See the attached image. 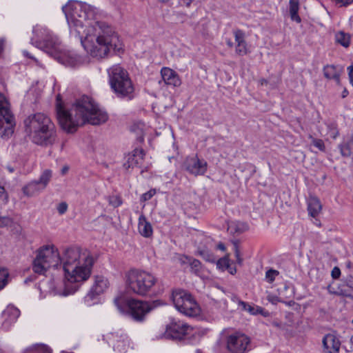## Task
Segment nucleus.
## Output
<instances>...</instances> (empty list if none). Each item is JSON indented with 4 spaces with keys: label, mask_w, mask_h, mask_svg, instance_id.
Masks as SVG:
<instances>
[{
    "label": "nucleus",
    "mask_w": 353,
    "mask_h": 353,
    "mask_svg": "<svg viewBox=\"0 0 353 353\" xmlns=\"http://www.w3.org/2000/svg\"><path fill=\"white\" fill-rule=\"evenodd\" d=\"M62 10L70 33L80 37L84 50L91 57L103 59L111 50L120 52L123 45L112 27L98 20V10L85 3L70 1Z\"/></svg>",
    "instance_id": "f257e3e1"
},
{
    "label": "nucleus",
    "mask_w": 353,
    "mask_h": 353,
    "mask_svg": "<svg viewBox=\"0 0 353 353\" xmlns=\"http://www.w3.org/2000/svg\"><path fill=\"white\" fill-rule=\"evenodd\" d=\"M94 260L90 252L79 247L66 248L60 256L58 249L53 245H45L36 252L32 263V270L39 274H45L50 268L62 265L64 271V290L58 291L60 295L74 293L79 284L90 276Z\"/></svg>",
    "instance_id": "f03ea898"
},
{
    "label": "nucleus",
    "mask_w": 353,
    "mask_h": 353,
    "mask_svg": "<svg viewBox=\"0 0 353 353\" xmlns=\"http://www.w3.org/2000/svg\"><path fill=\"white\" fill-rule=\"evenodd\" d=\"M57 114L61 128L68 133H74L85 123L100 125L108 119L107 112L88 96L77 99L68 109L62 105L61 96L57 95Z\"/></svg>",
    "instance_id": "7ed1b4c3"
},
{
    "label": "nucleus",
    "mask_w": 353,
    "mask_h": 353,
    "mask_svg": "<svg viewBox=\"0 0 353 353\" xmlns=\"http://www.w3.org/2000/svg\"><path fill=\"white\" fill-rule=\"evenodd\" d=\"M26 130L33 143L40 145H52L55 139L54 125L43 113L30 115L25 121Z\"/></svg>",
    "instance_id": "20e7f679"
},
{
    "label": "nucleus",
    "mask_w": 353,
    "mask_h": 353,
    "mask_svg": "<svg viewBox=\"0 0 353 353\" xmlns=\"http://www.w3.org/2000/svg\"><path fill=\"white\" fill-rule=\"evenodd\" d=\"M157 282V279L152 274L144 270L132 269L125 274L128 289L141 296L150 292Z\"/></svg>",
    "instance_id": "39448f33"
},
{
    "label": "nucleus",
    "mask_w": 353,
    "mask_h": 353,
    "mask_svg": "<svg viewBox=\"0 0 353 353\" xmlns=\"http://www.w3.org/2000/svg\"><path fill=\"white\" fill-rule=\"evenodd\" d=\"M108 74L110 85L114 92L119 97L131 99L134 89L128 72L117 64L108 69Z\"/></svg>",
    "instance_id": "423d86ee"
},
{
    "label": "nucleus",
    "mask_w": 353,
    "mask_h": 353,
    "mask_svg": "<svg viewBox=\"0 0 353 353\" xmlns=\"http://www.w3.org/2000/svg\"><path fill=\"white\" fill-rule=\"evenodd\" d=\"M172 302L176 309L188 316H196L201 308L192 296L185 290L177 289L172 294Z\"/></svg>",
    "instance_id": "0eeeda50"
},
{
    "label": "nucleus",
    "mask_w": 353,
    "mask_h": 353,
    "mask_svg": "<svg viewBox=\"0 0 353 353\" xmlns=\"http://www.w3.org/2000/svg\"><path fill=\"white\" fill-rule=\"evenodd\" d=\"M225 348L229 353H248L251 350V339L241 332H232L226 336Z\"/></svg>",
    "instance_id": "6e6552de"
},
{
    "label": "nucleus",
    "mask_w": 353,
    "mask_h": 353,
    "mask_svg": "<svg viewBox=\"0 0 353 353\" xmlns=\"http://www.w3.org/2000/svg\"><path fill=\"white\" fill-rule=\"evenodd\" d=\"M48 54L67 67L74 68L82 63L81 58L79 55L72 51L63 49L60 42L55 41Z\"/></svg>",
    "instance_id": "1a4fd4ad"
},
{
    "label": "nucleus",
    "mask_w": 353,
    "mask_h": 353,
    "mask_svg": "<svg viewBox=\"0 0 353 353\" xmlns=\"http://www.w3.org/2000/svg\"><path fill=\"white\" fill-rule=\"evenodd\" d=\"M192 330V327L186 323L172 319L166 325L165 331L156 337L166 339H182L186 335L190 334Z\"/></svg>",
    "instance_id": "9d476101"
},
{
    "label": "nucleus",
    "mask_w": 353,
    "mask_h": 353,
    "mask_svg": "<svg viewBox=\"0 0 353 353\" xmlns=\"http://www.w3.org/2000/svg\"><path fill=\"white\" fill-rule=\"evenodd\" d=\"M32 32L34 37L31 39L32 44L37 48H43L48 54L52 49L54 42H59L57 37L52 36L49 30L41 26L34 27Z\"/></svg>",
    "instance_id": "9b49d317"
},
{
    "label": "nucleus",
    "mask_w": 353,
    "mask_h": 353,
    "mask_svg": "<svg viewBox=\"0 0 353 353\" xmlns=\"http://www.w3.org/2000/svg\"><path fill=\"white\" fill-rule=\"evenodd\" d=\"M52 176V170L49 169L43 170L38 180L32 181L23 187V193L28 197L38 195L46 189Z\"/></svg>",
    "instance_id": "f8f14e48"
},
{
    "label": "nucleus",
    "mask_w": 353,
    "mask_h": 353,
    "mask_svg": "<svg viewBox=\"0 0 353 353\" xmlns=\"http://www.w3.org/2000/svg\"><path fill=\"white\" fill-rule=\"evenodd\" d=\"M105 337L108 344L118 353H125L130 347V339L122 330L111 332Z\"/></svg>",
    "instance_id": "ddd939ff"
},
{
    "label": "nucleus",
    "mask_w": 353,
    "mask_h": 353,
    "mask_svg": "<svg viewBox=\"0 0 353 353\" xmlns=\"http://www.w3.org/2000/svg\"><path fill=\"white\" fill-rule=\"evenodd\" d=\"M185 170L194 176L203 175L208 168V163L204 159H199L197 156L189 157L185 161Z\"/></svg>",
    "instance_id": "4468645a"
},
{
    "label": "nucleus",
    "mask_w": 353,
    "mask_h": 353,
    "mask_svg": "<svg viewBox=\"0 0 353 353\" xmlns=\"http://www.w3.org/2000/svg\"><path fill=\"white\" fill-rule=\"evenodd\" d=\"M129 313L136 321H142L152 307L147 302L131 300L129 301Z\"/></svg>",
    "instance_id": "2eb2a0df"
},
{
    "label": "nucleus",
    "mask_w": 353,
    "mask_h": 353,
    "mask_svg": "<svg viewBox=\"0 0 353 353\" xmlns=\"http://www.w3.org/2000/svg\"><path fill=\"white\" fill-rule=\"evenodd\" d=\"M109 285L110 283L106 277L102 275L96 276L94 277V284L90 289V291L85 297V301L88 302L92 300L94 296L103 293L109 288Z\"/></svg>",
    "instance_id": "dca6fc26"
},
{
    "label": "nucleus",
    "mask_w": 353,
    "mask_h": 353,
    "mask_svg": "<svg viewBox=\"0 0 353 353\" xmlns=\"http://www.w3.org/2000/svg\"><path fill=\"white\" fill-rule=\"evenodd\" d=\"M15 122L13 114L0 117V137L8 139L14 132Z\"/></svg>",
    "instance_id": "f3484780"
},
{
    "label": "nucleus",
    "mask_w": 353,
    "mask_h": 353,
    "mask_svg": "<svg viewBox=\"0 0 353 353\" xmlns=\"http://www.w3.org/2000/svg\"><path fill=\"white\" fill-rule=\"evenodd\" d=\"M145 153L141 148H135L131 153L126 157V161L123 164L126 170L134 167H140L143 161Z\"/></svg>",
    "instance_id": "a211bd4d"
},
{
    "label": "nucleus",
    "mask_w": 353,
    "mask_h": 353,
    "mask_svg": "<svg viewBox=\"0 0 353 353\" xmlns=\"http://www.w3.org/2000/svg\"><path fill=\"white\" fill-rule=\"evenodd\" d=\"M20 315V311L19 309L14 306H8L3 312L2 316L3 321L2 323V327L5 330H8L10 326L14 323Z\"/></svg>",
    "instance_id": "6ab92c4d"
},
{
    "label": "nucleus",
    "mask_w": 353,
    "mask_h": 353,
    "mask_svg": "<svg viewBox=\"0 0 353 353\" xmlns=\"http://www.w3.org/2000/svg\"><path fill=\"white\" fill-rule=\"evenodd\" d=\"M161 74L164 83L172 87H179L181 81L178 74L173 70L164 67L161 70Z\"/></svg>",
    "instance_id": "aec40b11"
},
{
    "label": "nucleus",
    "mask_w": 353,
    "mask_h": 353,
    "mask_svg": "<svg viewBox=\"0 0 353 353\" xmlns=\"http://www.w3.org/2000/svg\"><path fill=\"white\" fill-rule=\"evenodd\" d=\"M323 345L327 353H339L341 342L335 335L332 334L325 335L323 339Z\"/></svg>",
    "instance_id": "412c9836"
},
{
    "label": "nucleus",
    "mask_w": 353,
    "mask_h": 353,
    "mask_svg": "<svg viewBox=\"0 0 353 353\" xmlns=\"http://www.w3.org/2000/svg\"><path fill=\"white\" fill-rule=\"evenodd\" d=\"M236 45V53L240 56L248 53L247 43L245 40V33L243 31L237 29L233 31Z\"/></svg>",
    "instance_id": "4be33fe9"
},
{
    "label": "nucleus",
    "mask_w": 353,
    "mask_h": 353,
    "mask_svg": "<svg viewBox=\"0 0 353 353\" xmlns=\"http://www.w3.org/2000/svg\"><path fill=\"white\" fill-rule=\"evenodd\" d=\"M138 230L140 234L145 238H149L152 236V226L151 223L147 221L145 216L143 214L139 217Z\"/></svg>",
    "instance_id": "5701e85b"
},
{
    "label": "nucleus",
    "mask_w": 353,
    "mask_h": 353,
    "mask_svg": "<svg viewBox=\"0 0 353 353\" xmlns=\"http://www.w3.org/2000/svg\"><path fill=\"white\" fill-rule=\"evenodd\" d=\"M342 72V68L333 65H327L323 68L325 77L327 79L334 80L338 84L340 83V76Z\"/></svg>",
    "instance_id": "b1692460"
},
{
    "label": "nucleus",
    "mask_w": 353,
    "mask_h": 353,
    "mask_svg": "<svg viewBox=\"0 0 353 353\" xmlns=\"http://www.w3.org/2000/svg\"><path fill=\"white\" fill-rule=\"evenodd\" d=\"M322 209L321 203L319 199L315 196H310L307 201V211L309 215L316 218Z\"/></svg>",
    "instance_id": "393cba45"
},
{
    "label": "nucleus",
    "mask_w": 353,
    "mask_h": 353,
    "mask_svg": "<svg viewBox=\"0 0 353 353\" xmlns=\"http://www.w3.org/2000/svg\"><path fill=\"white\" fill-rule=\"evenodd\" d=\"M353 148V136H350L346 141L339 145L340 152L342 156L348 157L352 154Z\"/></svg>",
    "instance_id": "a878e982"
},
{
    "label": "nucleus",
    "mask_w": 353,
    "mask_h": 353,
    "mask_svg": "<svg viewBox=\"0 0 353 353\" xmlns=\"http://www.w3.org/2000/svg\"><path fill=\"white\" fill-rule=\"evenodd\" d=\"M299 10V0H290L289 2V11L291 19L297 23L301 22V18L298 14Z\"/></svg>",
    "instance_id": "bb28decb"
},
{
    "label": "nucleus",
    "mask_w": 353,
    "mask_h": 353,
    "mask_svg": "<svg viewBox=\"0 0 353 353\" xmlns=\"http://www.w3.org/2000/svg\"><path fill=\"white\" fill-rule=\"evenodd\" d=\"M239 306L241 307V309L243 311H246L249 312L251 314H256L261 313L263 311V309L261 307L256 306L254 307L249 303L243 301H239Z\"/></svg>",
    "instance_id": "cd10ccee"
},
{
    "label": "nucleus",
    "mask_w": 353,
    "mask_h": 353,
    "mask_svg": "<svg viewBox=\"0 0 353 353\" xmlns=\"http://www.w3.org/2000/svg\"><path fill=\"white\" fill-rule=\"evenodd\" d=\"M12 114L10 109V103L3 94L0 93V117Z\"/></svg>",
    "instance_id": "c85d7f7f"
},
{
    "label": "nucleus",
    "mask_w": 353,
    "mask_h": 353,
    "mask_svg": "<svg viewBox=\"0 0 353 353\" xmlns=\"http://www.w3.org/2000/svg\"><path fill=\"white\" fill-rule=\"evenodd\" d=\"M336 41L340 43L343 47H348L350 46V36L343 32H340L336 34Z\"/></svg>",
    "instance_id": "c756f323"
},
{
    "label": "nucleus",
    "mask_w": 353,
    "mask_h": 353,
    "mask_svg": "<svg viewBox=\"0 0 353 353\" xmlns=\"http://www.w3.org/2000/svg\"><path fill=\"white\" fill-rule=\"evenodd\" d=\"M339 296L353 299V290L347 288L343 282L342 284L339 285Z\"/></svg>",
    "instance_id": "7c9ffc66"
},
{
    "label": "nucleus",
    "mask_w": 353,
    "mask_h": 353,
    "mask_svg": "<svg viewBox=\"0 0 353 353\" xmlns=\"http://www.w3.org/2000/svg\"><path fill=\"white\" fill-rule=\"evenodd\" d=\"M185 261H183V263H188L192 272H194L196 274L199 272L201 268V263L199 260L188 257H185Z\"/></svg>",
    "instance_id": "2f4dec72"
},
{
    "label": "nucleus",
    "mask_w": 353,
    "mask_h": 353,
    "mask_svg": "<svg viewBox=\"0 0 353 353\" xmlns=\"http://www.w3.org/2000/svg\"><path fill=\"white\" fill-rule=\"evenodd\" d=\"M9 272L6 268H0V290L3 289L8 283Z\"/></svg>",
    "instance_id": "473e14b6"
},
{
    "label": "nucleus",
    "mask_w": 353,
    "mask_h": 353,
    "mask_svg": "<svg viewBox=\"0 0 353 353\" xmlns=\"http://www.w3.org/2000/svg\"><path fill=\"white\" fill-rule=\"evenodd\" d=\"M277 275H279L277 270L270 269L265 273V279L268 283H272L275 280Z\"/></svg>",
    "instance_id": "72a5a7b5"
},
{
    "label": "nucleus",
    "mask_w": 353,
    "mask_h": 353,
    "mask_svg": "<svg viewBox=\"0 0 353 353\" xmlns=\"http://www.w3.org/2000/svg\"><path fill=\"white\" fill-rule=\"evenodd\" d=\"M13 223L12 219L9 216H0V228L8 227Z\"/></svg>",
    "instance_id": "f704fd0d"
},
{
    "label": "nucleus",
    "mask_w": 353,
    "mask_h": 353,
    "mask_svg": "<svg viewBox=\"0 0 353 353\" xmlns=\"http://www.w3.org/2000/svg\"><path fill=\"white\" fill-rule=\"evenodd\" d=\"M217 267L219 269L225 270L229 268V260L227 258H221L218 260L216 263Z\"/></svg>",
    "instance_id": "c9c22d12"
},
{
    "label": "nucleus",
    "mask_w": 353,
    "mask_h": 353,
    "mask_svg": "<svg viewBox=\"0 0 353 353\" xmlns=\"http://www.w3.org/2000/svg\"><path fill=\"white\" fill-rule=\"evenodd\" d=\"M156 190L155 189H151L147 192L143 194L141 197V201H146L150 200L155 194H156Z\"/></svg>",
    "instance_id": "e433bc0d"
},
{
    "label": "nucleus",
    "mask_w": 353,
    "mask_h": 353,
    "mask_svg": "<svg viewBox=\"0 0 353 353\" xmlns=\"http://www.w3.org/2000/svg\"><path fill=\"white\" fill-rule=\"evenodd\" d=\"M312 144L321 151L325 150L324 142L321 139H313Z\"/></svg>",
    "instance_id": "4c0bfd02"
},
{
    "label": "nucleus",
    "mask_w": 353,
    "mask_h": 353,
    "mask_svg": "<svg viewBox=\"0 0 353 353\" xmlns=\"http://www.w3.org/2000/svg\"><path fill=\"white\" fill-rule=\"evenodd\" d=\"M109 203L116 208L121 205L122 202L119 197L112 196L109 198Z\"/></svg>",
    "instance_id": "58836bf2"
},
{
    "label": "nucleus",
    "mask_w": 353,
    "mask_h": 353,
    "mask_svg": "<svg viewBox=\"0 0 353 353\" xmlns=\"http://www.w3.org/2000/svg\"><path fill=\"white\" fill-rule=\"evenodd\" d=\"M32 349L35 350L37 352H43V353H50L48 347L45 345H36L31 347Z\"/></svg>",
    "instance_id": "ea45409f"
},
{
    "label": "nucleus",
    "mask_w": 353,
    "mask_h": 353,
    "mask_svg": "<svg viewBox=\"0 0 353 353\" xmlns=\"http://www.w3.org/2000/svg\"><path fill=\"white\" fill-rule=\"evenodd\" d=\"M334 3L339 7L346 6L352 3L353 0H332Z\"/></svg>",
    "instance_id": "a19ab883"
},
{
    "label": "nucleus",
    "mask_w": 353,
    "mask_h": 353,
    "mask_svg": "<svg viewBox=\"0 0 353 353\" xmlns=\"http://www.w3.org/2000/svg\"><path fill=\"white\" fill-rule=\"evenodd\" d=\"M68 210V204L65 202L60 203L57 206L58 212L60 214H63Z\"/></svg>",
    "instance_id": "79ce46f5"
},
{
    "label": "nucleus",
    "mask_w": 353,
    "mask_h": 353,
    "mask_svg": "<svg viewBox=\"0 0 353 353\" xmlns=\"http://www.w3.org/2000/svg\"><path fill=\"white\" fill-rule=\"evenodd\" d=\"M328 128L330 130L331 136L332 137V138L336 139V137L339 135V132L336 129V125L334 123L328 125Z\"/></svg>",
    "instance_id": "37998d69"
},
{
    "label": "nucleus",
    "mask_w": 353,
    "mask_h": 353,
    "mask_svg": "<svg viewBox=\"0 0 353 353\" xmlns=\"http://www.w3.org/2000/svg\"><path fill=\"white\" fill-rule=\"evenodd\" d=\"M345 285L353 290V277L352 276H347L343 281Z\"/></svg>",
    "instance_id": "c03bdc74"
},
{
    "label": "nucleus",
    "mask_w": 353,
    "mask_h": 353,
    "mask_svg": "<svg viewBox=\"0 0 353 353\" xmlns=\"http://www.w3.org/2000/svg\"><path fill=\"white\" fill-rule=\"evenodd\" d=\"M332 277L334 279H337L341 275V270L338 267H334L331 272Z\"/></svg>",
    "instance_id": "a18cd8bd"
},
{
    "label": "nucleus",
    "mask_w": 353,
    "mask_h": 353,
    "mask_svg": "<svg viewBox=\"0 0 353 353\" xmlns=\"http://www.w3.org/2000/svg\"><path fill=\"white\" fill-rule=\"evenodd\" d=\"M327 290L330 294L339 296V288L336 289L332 285H329L327 287Z\"/></svg>",
    "instance_id": "49530a36"
},
{
    "label": "nucleus",
    "mask_w": 353,
    "mask_h": 353,
    "mask_svg": "<svg viewBox=\"0 0 353 353\" xmlns=\"http://www.w3.org/2000/svg\"><path fill=\"white\" fill-rule=\"evenodd\" d=\"M174 13H175V15L176 16V17L181 21V22H184L185 20L186 19V14H184V12H179V11H177V12H174Z\"/></svg>",
    "instance_id": "de8ad7c7"
},
{
    "label": "nucleus",
    "mask_w": 353,
    "mask_h": 353,
    "mask_svg": "<svg viewBox=\"0 0 353 353\" xmlns=\"http://www.w3.org/2000/svg\"><path fill=\"white\" fill-rule=\"evenodd\" d=\"M23 54L25 57H28L30 59H32L33 60H34V61L37 63V64L41 67H42V65L40 64V63L39 62V61L37 59H36L34 57H32V55L30 54V53L26 51V50H23Z\"/></svg>",
    "instance_id": "09e8293b"
},
{
    "label": "nucleus",
    "mask_w": 353,
    "mask_h": 353,
    "mask_svg": "<svg viewBox=\"0 0 353 353\" xmlns=\"http://www.w3.org/2000/svg\"><path fill=\"white\" fill-rule=\"evenodd\" d=\"M347 70H348V74H349V78H350V83L353 86V65H350L347 68Z\"/></svg>",
    "instance_id": "8fccbe9b"
},
{
    "label": "nucleus",
    "mask_w": 353,
    "mask_h": 353,
    "mask_svg": "<svg viewBox=\"0 0 353 353\" xmlns=\"http://www.w3.org/2000/svg\"><path fill=\"white\" fill-rule=\"evenodd\" d=\"M235 256H236L237 263H239V265H241L243 263V259L241 257L240 252L238 250V249H236Z\"/></svg>",
    "instance_id": "3c124183"
},
{
    "label": "nucleus",
    "mask_w": 353,
    "mask_h": 353,
    "mask_svg": "<svg viewBox=\"0 0 353 353\" xmlns=\"http://www.w3.org/2000/svg\"><path fill=\"white\" fill-rule=\"evenodd\" d=\"M194 0H181L180 1V3L182 5V6H185V7L187 8H190L192 3L194 1Z\"/></svg>",
    "instance_id": "603ef678"
},
{
    "label": "nucleus",
    "mask_w": 353,
    "mask_h": 353,
    "mask_svg": "<svg viewBox=\"0 0 353 353\" xmlns=\"http://www.w3.org/2000/svg\"><path fill=\"white\" fill-rule=\"evenodd\" d=\"M268 300L269 301L272 302V303H276L278 301V298L276 296H274L269 295L268 296Z\"/></svg>",
    "instance_id": "864d4df0"
},
{
    "label": "nucleus",
    "mask_w": 353,
    "mask_h": 353,
    "mask_svg": "<svg viewBox=\"0 0 353 353\" xmlns=\"http://www.w3.org/2000/svg\"><path fill=\"white\" fill-rule=\"evenodd\" d=\"M69 170V167L68 165H64L61 170V173L62 175H65Z\"/></svg>",
    "instance_id": "5fc2aeb1"
},
{
    "label": "nucleus",
    "mask_w": 353,
    "mask_h": 353,
    "mask_svg": "<svg viewBox=\"0 0 353 353\" xmlns=\"http://www.w3.org/2000/svg\"><path fill=\"white\" fill-rule=\"evenodd\" d=\"M4 50V41L3 40H0V54L3 52Z\"/></svg>",
    "instance_id": "6e6d98bb"
},
{
    "label": "nucleus",
    "mask_w": 353,
    "mask_h": 353,
    "mask_svg": "<svg viewBox=\"0 0 353 353\" xmlns=\"http://www.w3.org/2000/svg\"><path fill=\"white\" fill-rule=\"evenodd\" d=\"M217 248L222 251L225 250V246L222 243H219Z\"/></svg>",
    "instance_id": "4d7b16f0"
},
{
    "label": "nucleus",
    "mask_w": 353,
    "mask_h": 353,
    "mask_svg": "<svg viewBox=\"0 0 353 353\" xmlns=\"http://www.w3.org/2000/svg\"><path fill=\"white\" fill-rule=\"evenodd\" d=\"M226 44L230 48H232L233 47V43L232 42V41L230 39H228V40L226 41Z\"/></svg>",
    "instance_id": "13d9d810"
},
{
    "label": "nucleus",
    "mask_w": 353,
    "mask_h": 353,
    "mask_svg": "<svg viewBox=\"0 0 353 353\" xmlns=\"http://www.w3.org/2000/svg\"><path fill=\"white\" fill-rule=\"evenodd\" d=\"M347 94H348V91H347L346 89H345V90L343 91L342 97H343V98H345V97H347Z\"/></svg>",
    "instance_id": "bf43d9fd"
},
{
    "label": "nucleus",
    "mask_w": 353,
    "mask_h": 353,
    "mask_svg": "<svg viewBox=\"0 0 353 353\" xmlns=\"http://www.w3.org/2000/svg\"><path fill=\"white\" fill-rule=\"evenodd\" d=\"M346 266L348 268H350L352 267V263L350 261H347L346 263Z\"/></svg>",
    "instance_id": "052dcab7"
},
{
    "label": "nucleus",
    "mask_w": 353,
    "mask_h": 353,
    "mask_svg": "<svg viewBox=\"0 0 353 353\" xmlns=\"http://www.w3.org/2000/svg\"><path fill=\"white\" fill-rule=\"evenodd\" d=\"M158 1L161 3H168V1H170V0H158Z\"/></svg>",
    "instance_id": "680f3d73"
},
{
    "label": "nucleus",
    "mask_w": 353,
    "mask_h": 353,
    "mask_svg": "<svg viewBox=\"0 0 353 353\" xmlns=\"http://www.w3.org/2000/svg\"><path fill=\"white\" fill-rule=\"evenodd\" d=\"M315 223L316 225L319 226V227L321 226V223H320V221H319V220H317V219H316V221H315V223Z\"/></svg>",
    "instance_id": "e2e57ef3"
},
{
    "label": "nucleus",
    "mask_w": 353,
    "mask_h": 353,
    "mask_svg": "<svg viewBox=\"0 0 353 353\" xmlns=\"http://www.w3.org/2000/svg\"><path fill=\"white\" fill-rule=\"evenodd\" d=\"M350 343H351V345H352V347H353V335L350 337Z\"/></svg>",
    "instance_id": "0e129e2a"
},
{
    "label": "nucleus",
    "mask_w": 353,
    "mask_h": 353,
    "mask_svg": "<svg viewBox=\"0 0 353 353\" xmlns=\"http://www.w3.org/2000/svg\"><path fill=\"white\" fill-rule=\"evenodd\" d=\"M196 353H201V351L200 350H196Z\"/></svg>",
    "instance_id": "69168bd1"
},
{
    "label": "nucleus",
    "mask_w": 353,
    "mask_h": 353,
    "mask_svg": "<svg viewBox=\"0 0 353 353\" xmlns=\"http://www.w3.org/2000/svg\"><path fill=\"white\" fill-rule=\"evenodd\" d=\"M264 82H265V83H266V81H265V80H264V79H263V80L261 81V84L263 85V84L264 83Z\"/></svg>",
    "instance_id": "338daca9"
},
{
    "label": "nucleus",
    "mask_w": 353,
    "mask_h": 353,
    "mask_svg": "<svg viewBox=\"0 0 353 353\" xmlns=\"http://www.w3.org/2000/svg\"><path fill=\"white\" fill-rule=\"evenodd\" d=\"M9 170H10V172H13V169H12V168H10V169H9Z\"/></svg>",
    "instance_id": "774afa93"
}]
</instances>
